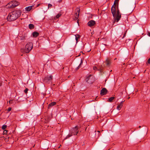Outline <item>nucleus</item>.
Instances as JSON below:
<instances>
[{"label": "nucleus", "mask_w": 150, "mask_h": 150, "mask_svg": "<svg viewBox=\"0 0 150 150\" xmlns=\"http://www.w3.org/2000/svg\"><path fill=\"white\" fill-rule=\"evenodd\" d=\"M71 120H74V118H72V117H71Z\"/></svg>", "instance_id": "obj_39"}, {"label": "nucleus", "mask_w": 150, "mask_h": 150, "mask_svg": "<svg viewBox=\"0 0 150 150\" xmlns=\"http://www.w3.org/2000/svg\"><path fill=\"white\" fill-rule=\"evenodd\" d=\"M139 128H140L141 127V126H139Z\"/></svg>", "instance_id": "obj_37"}, {"label": "nucleus", "mask_w": 150, "mask_h": 150, "mask_svg": "<svg viewBox=\"0 0 150 150\" xmlns=\"http://www.w3.org/2000/svg\"><path fill=\"white\" fill-rule=\"evenodd\" d=\"M147 62L149 64H150V58L148 59Z\"/></svg>", "instance_id": "obj_34"}, {"label": "nucleus", "mask_w": 150, "mask_h": 150, "mask_svg": "<svg viewBox=\"0 0 150 150\" xmlns=\"http://www.w3.org/2000/svg\"><path fill=\"white\" fill-rule=\"evenodd\" d=\"M130 98V97H128L127 99H129Z\"/></svg>", "instance_id": "obj_38"}, {"label": "nucleus", "mask_w": 150, "mask_h": 150, "mask_svg": "<svg viewBox=\"0 0 150 150\" xmlns=\"http://www.w3.org/2000/svg\"><path fill=\"white\" fill-rule=\"evenodd\" d=\"M116 14H120L119 10H118Z\"/></svg>", "instance_id": "obj_33"}, {"label": "nucleus", "mask_w": 150, "mask_h": 150, "mask_svg": "<svg viewBox=\"0 0 150 150\" xmlns=\"http://www.w3.org/2000/svg\"><path fill=\"white\" fill-rule=\"evenodd\" d=\"M111 11L114 17L115 15L116 14V10H115V5H113L111 8Z\"/></svg>", "instance_id": "obj_8"}, {"label": "nucleus", "mask_w": 150, "mask_h": 150, "mask_svg": "<svg viewBox=\"0 0 150 150\" xmlns=\"http://www.w3.org/2000/svg\"><path fill=\"white\" fill-rule=\"evenodd\" d=\"M29 28L30 29H33L34 28V26L33 24H30L29 25Z\"/></svg>", "instance_id": "obj_16"}, {"label": "nucleus", "mask_w": 150, "mask_h": 150, "mask_svg": "<svg viewBox=\"0 0 150 150\" xmlns=\"http://www.w3.org/2000/svg\"><path fill=\"white\" fill-rule=\"evenodd\" d=\"M56 104V102H51L48 105V108L49 109L50 108L52 107L53 106L55 105Z\"/></svg>", "instance_id": "obj_13"}, {"label": "nucleus", "mask_w": 150, "mask_h": 150, "mask_svg": "<svg viewBox=\"0 0 150 150\" xmlns=\"http://www.w3.org/2000/svg\"><path fill=\"white\" fill-rule=\"evenodd\" d=\"M11 108L10 107H9V108H8V112H9L10 111H11Z\"/></svg>", "instance_id": "obj_31"}, {"label": "nucleus", "mask_w": 150, "mask_h": 150, "mask_svg": "<svg viewBox=\"0 0 150 150\" xmlns=\"http://www.w3.org/2000/svg\"><path fill=\"white\" fill-rule=\"evenodd\" d=\"M10 4L11 5V7L13 8L18 6L19 4V3L16 1H12L10 2Z\"/></svg>", "instance_id": "obj_5"}, {"label": "nucleus", "mask_w": 150, "mask_h": 150, "mask_svg": "<svg viewBox=\"0 0 150 150\" xmlns=\"http://www.w3.org/2000/svg\"><path fill=\"white\" fill-rule=\"evenodd\" d=\"M91 50H89V51H87V52H90Z\"/></svg>", "instance_id": "obj_42"}, {"label": "nucleus", "mask_w": 150, "mask_h": 150, "mask_svg": "<svg viewBox=\"0 0 150 150\" xmlns=\"http://www.w3.org/2000/svg\"><path fill=\"white\" fill-rule=\"evenodd\" d=\"M6 6L7 8H12L11 7V4H10V2L8 4H7L6 5Z\"/></svg>", "instance_id": "obj_18"}, {"label": "nucleus", "mask_w": 150, "mask_h": 150, "mask_svg": "<svg viewBox=\"0 0 150 150\" xmlns=\"http://www.w3.org/2000/svg\"><path fill=\"white\" fill-rule=\"evenodd\" d=\"M39 35V33L37 32H34L33 33V36L34 37H36Z\"/></svg>", "instance_id": "obj_15"}, {"label": "nucleus", "mask_w": 150, "mask_h": 150, "mask_svg": "<svg viewBox=\"0 0 150 150\" xmlns=\"http://www.w3.org/2000/svg\"><path fill=\"white\" fill-rule=\"evenodd\" d=\"M52 5L50 4H49L48 5V8H51L52 7Z\"/></svg>", "instance_id": "obj_28"}, {"label": "nucleus", "mask_w": 150, "mask_h": 150, "mask_svg": "<svg viewBox=\"0 0 150 150\" xmlns=\"http://www.w3.org/2000/svg\"><path fill=\"white\" fill-rule=\"evenodd\" d=\"M12 101H13L12 100H11L9 101H8L7 103H9V104H11L12 103Z\"/></svg>", "instance_id": "obj_29"}, {"label": "nucleus", "mask_w": 150, "mask_h": 150, "mask_svg": "<svg viewBox=\"0 0 150 150\" xmlns=\"http://www.w3.org/2000/svg\"><path fill=\"white\" fill-rule=\"evenodd\" d=\"M61 14L60 13H59L56 16V17L58 18L61 16Z\"/></svg>", "instance_id": "obj_27"}, {"label": "nucleus", "mask_w": 150, "mask_h": 150, "mask_svg": "<svg viewBox=\"0 0 150 150\" xmlns=\"http://www.w3.org/2000/svg\"><path fill=\"white\" fill-rule=\"evenodd\" d=\"M33 6H31L26 7L25 8V10L29 11H30L33 8Z\"/></svg>", "instance_id": "obj_14"}, {"label": "nucleus", "mask_w": 150, "mask_h": 150, "mask_svg": "<svg viewBox=\"0 0 150 150\" xmlns=\"http://www.w3.org/2000/svg\"><path fill=\"white\" fill-rule=\"evenodd\" d=\"M39 5V4H38L37 6H38Z\"/></svg>", "instance_id": "obj_48"}, {"label": "nucleus", "mask_w": 150, "mask_h": 150, "mask_svg": "<svg viewBox=\"0 0 150 150\" xmlns=\"http://www.w3.org/2000/svg\"><path fill=\"white\" fill-rule=\"evenodd\" d=\"M116 59H117V58H115V60H116Z\"/></svg>", "instance_id": "obj_45"}, {"label": "nucleus", "mask_w": 150, "mask_h": 150, "mask_svg": "<svg viewBox=\"0 0 150 150\" xmlns=\"http://www.w3.org/2000/svg\"><path fill=\"white\" fill-rule=\"evenodd\" d=\"M33 44L31 42L28 43L25 45L24 52L26 53H28L32 49Z\"/></svg>", "instance_id": "obj_2"}, {"label": "nucleus", "mask_w": 150, "mask_h": 150, "mask_svg": "<svg viewBox=\"0 0 150 150\" xmlns=\"http://www.w3.org/2000/svg\"><path fill=\"white\" fill-rule=\"evenodd\" d=\"M97 132H98V133H99L100 132L99 131H98Z\"/></svg>", "instance_id": "obj_40"}, {"label": "nucleus", "mask_w": 150, "mask_h": 150, "mask_svg": "<svg viewBox=\"0 0 150 150\" xmlns=\"http://www.w3.org/2000/svg\"><path fill=\"white\" fill-rule=\"evenodd\" d=\"M95 132H96V131H95Z\"/></svg>", "instance_id": "obj_50"}, {"label": "nucleus", "mask_w": 150, "mask_h": 150, "mask_svg": "<svg viewBox=\"0 0 150 150\" xmlns=\"http://www.w3.org/2000/svg\"><path fill=\"white\" fill-rule=\"evenodd\" d=\"M7 127V126L6 125H4L2 127V129L4 130Z\"/></svg>", "instance_id": "obj_23"}, {"label": "nucleus", "mask_w": 150, "mask_h": 150, "mask_svg": "<svg viewBox=\"0 0 150 150\" xmlns=\"http://www.w3.org/2000/svg\"><path fill=\"white\" fill-rule=\"evenodd\" d=\"M71 133L72 135V134L75 135L76 134H77L79 132L78 127L76 126L75 127L72 128L71 129Z\"/></svg>", "instance_id": "obj_4"}, {"label": "nucleus", "mask_w": 150, "mask_h": 150, "mask_svg": "<svg viewBox=\"0 0 150 150\" xmlns=\"http://www.w3.org/2000/svg\"><path fill=\"white\" fill-rule=\"evenodd\" d=\"M76 10L77 11V13H76L74 16V19L75 20H76L77 19L79 18L80 9L79 8H77L76 9Z\"/></svg>", "instance_id": "obj_6"}, {"label": "nucleus", "mask_w": 150, "mask_h": 150, "mask_svg": "<svg viewBox=\"0 0 150 150\" xmlns=\"http://www.w3.org/2000/svg\"><path fill=\"white\" fill-rule=\"evenodd\" d=\"M119 1V0H115L114 5H115V4L117 3L118 4Z\"/></svg>", "instance_id": "obj_25"}, {"label": "nucleus", "mask_w": 150, "mask_h": 150, "mask_svg": "<svg viewBox=\"0 0 150 150\" xmlns=\"http://www.w3.org/2000/svg\"><path fill=\"white\" fill-rule=\"evenodd\" d=\"M20 39L21 40H24L25 39V37L24 36H21Z\"/></svg>", "instance_id": "obj_24"}, {"label": "nucleus", "mask_w": 150, "mask_h": 150, "mask_svg": "<svg viewBox=\"0 0 150 150\" xmlns=\"http://www.w3.org/2000/svg\"><path fill=\"white\" fill-rule=\"evenodd\" d=\"M28 89L27 88H26L24 90V92L25 93H27L28 92Z\"/></svg>", "instance_id": "obj_30"}, {"label": "nucleus", "mask_w": 150, "mask_h": 150, "mask_svg": "<svg viewBox=\"0 0 150 150\" xmlns=\"http://www.w3.org/2000/svg\"><path fill=\"white\" fill-rule=\"evenodd\" d=\"M147 35L149 36H150V32H148Z\"/></svg>", "instance_id": "obj_35"}, {"label": "nucleus", "mask_w": 150, "mask_h": 150, "mask_svg": "<svg viewBox=\"0 0 150 150\" xmlns=\"http://www.w3.org/2000/svg\"><path fill=\"white\" fill-rule=\"evenodd\" d=\"M115 20H116L117 22H118L121 18V15L120 14H115V17H114Z\"/></svg>", "instance_id": "obj_11"}, {"label": "nucleus", "mask_w": 150, "mask_h": 150, "mask_svg": "<svg viewBox=\"0 0 150 150\" xmlns=\"http://www.w3.org/2000/svg\"><path fill=\"white\" fill-rule=\"evenodd\" d=\"M93 69L94 70H96L97 69V68L96 67H93Z\"/></svg>", "instance_id": "obj_32"}, {"label": "nucleus", "mask_w": 150, "mask_h": 150, "mask_svg": "<svg viewBox=\"0 0 150 150\" xmlns=\"http://www.w3.org/2000/svg\"><path fill=\"white\" fill-rule=\"evenodd\" d=\"M20 10H16L10 13L8 16L7 19L9 21H12L16 19L21 15Z\"/></svg>", "instance_id": "obj_1"}, {"label": "nucleus", "mask_w": 150, "mask_h": 150, "mask_svg": "<svg viewBox=\"0 0 150 150\" xmlns=\"http://www.w3.org/2000/svg\"><path fill=\"white\" fill-rule=\"evenodd\" d=\"M95 24L96 22L95 21L92 20L89 21L87 23L88 25L90 27L94 25Z\"/></svg>", "instance_id": "obj_10"}, {"label": "nucleus", "mask_w": 150, "mask_h": 150, "mask_svg": "<svg viewBox=\"0 0 150 150\" xmlns=\"http://www.w3.org/2000/svg\"><path fill=\"white\" fill-rule=\"evenodd\" d=\"M137 91H138V90L136 91V92H137Z\"/></svg>", "instance_id": "obj_46"}, {"label": "nucleus", "mask_w": 150, "mask_h": 150, "mask_svg": "<svg viewBox=\"0 0 150 150\" xmlns=\"http://www.w3.org/2000/svg\"><path fill=\"white\" fill-rule=\"evenodd\" d=\"M125 100H124V101H121L120 104H119L117 106V109L118 110H120L121 108L122 107V104H123V102H124L125 101Z\"/></svg>", "instance_id": "obj_12"}, {"label": "nucleus", "mask_w": 150, "mask_h": 150, "mask_svg": "<svg viewBox=\"0 0 150 150\" xmlns=\"http://www.w3.org/2000/svg\"><path fill=\"white\" fill-rule=\"evenodd\" d=\"M85 81L88 83L91 84L94 82L95 79L93 76L89 75L86 76Z\"/></svg>", "instance_id": "obj_3"}, {"label": "nucleus", "mask_w": 150, "mask_h": 150, "mask_svg": "<svg viewBox=\"0 0 150 150\" xmlns=\"http://www.w3.org/2000/svg\"><path fill=\"white\" fill-rule=\"evenodd\" d=\"M76 37V43L78 42V39L80 37V35L78 34H77L76 35H75Z\"/></svg>", "instance_id": "obj_17"}, {"label": "nucleus", "mask_w": 150, "mask_h": 150, "mask_svg": "<svg viewBox=\"0 0 150 150\" xmlns=\"http://www.w3.org/2000/svg\"><path fill=\"white\" fill-rule=\"evenodd\" d=\"M8 131L6 130H4L3 131V134H7Z\"/></svg>", "instance_id": "obj_26"}, {"label": "nucleus", "mask_w": 150, "mask_h": 150, "mask_svg": "<svg viewBox=\"0 0 150 150\" xmlns=\"http://www.w3.org/2000/svg\"><path fill=\"white\" fill-rule=\"evenodd\" d=\"M6 141H8V139H6Z\"/></svg>", "instance_id": "obj_43"}, {"label": "nucleus", "mask_w": 150, "mask_h": 150, "mask_svg": "<svg viewBox=\"0 0 150 150\" xmlns=\"http://www.w3.org/2000/svg\"><path fill=\"white\" fill-rule=\"evenodd\" d=\"M103 131V130H102V131H101V132H102Z\"/></svg>", "instance_id": "obj_49"}, {"label": "nucleus", "mask_w": 150, "mask_h": 150, "mask_svg": "<svg viewBox=\"0 0 150 150\" xmlns=\"http://www.w3.org/2000/svg\"><path fill=\"white\" fill-rule=\"evenodd\" d=\"M72 134H68L65 137V138L64 139V140H65L69 138V137H71L72 136Z\"/></svg>", "instance_id": "obj_20"}, {"label": "nucleus", "mask_w": 150, "mask_h": 150, "mask_svg": "<svg viewBox=\"0 0 150 150\" xmlns=\"http://www.w3.org/2000/svg\"><path fill=\"white\" fill-rule=\"evenodd\" d=\"M52 75L50 76L49 77L47 76L45 78L44 80L46 82H50V81L52 79Z\"/></svg>", "instance_id": "obj_7"}, {"label": "nucleus", "mask_w": 150, "mask_h": 150, "mask_svg": "<svg viewBox=\"0 0 150 150\" xmlns=\"http://www.w3.org/2000/svg\"><path fill=\"white\" fill-rule=\"evenodd\" d=\"M115 97H112L110 98L109 99V100L110 102H112V100L114 99Z\"/></svg>", "instance_id": "obj_22"}, {"label": "nucleus", "mask_w": 150, "mask_h": 150, "mask_svg": "<svg viewBox=\"0 0 150 150\" xmlns=\"http://www.w3.org/2000/svg\"><path fill=\"white\" fill-rule=\"evenodd\" d=\"M126 34V33H125L123 37L122 38H123L125 36Z\"/></svg>", "instance_id": "obj_36"}, {"label": "nucleus", "mask_w": 150, "mask_h": 150, "mask_svg": "<svg viewBox=\"0 0 150 150\" xmlns=\"http://www.w3.org/2000/svg\"><path fill=\"white\" fill-rule=\"evenodd\" d=\"M82 63H83V61L82 60V59H81V63H80V64H79V65L76 68V70H77L78 69L80 68V65L82 64Z\"/></svg>", "instance_id": "obj_19"}, {"label": "nucleus", "mask_w": 150, "mask_h": 150, "mask_svg": "<svg viewBox=\"0 0 150 150\" xmlns=\"http://www.w3.org/2000/svg\"><path fill=\"white\" fill-rule=\"evenodd\" d=\"M108 91L105 88H103L100 91V95L103 96L106 94L107 93Z\"/></svg>", "instance_id": "obj_9"}, {"label": "nucleus", "mask_w": 150, "mask_h": 150, "mask_svg": "<svg viewBox=\"0 0 150 150\" xmlns=\"http://www.w3.org/2000/svg\"><path fill=\"white\" fill-rule=\"evenodd\" d=\"M105 63L107 65H109L110 64V62L109 60L107 59L105 62Z\"/></svg>", "instance_id": "obj_21"}, {"label": "nucleus", "mask_w": 150, "mask_h": 150, "mask_svg": "<svg viewBox=\"0 0 150 150\" xmlns=\"http://www.w3.org/2000/svg\"><path fill=\"white\" fill-rule=\"evenodd\" d=\"M121 93L122 94L123 93L122 92H121Z\"/></svg>", "instance_id": "obj_47"}, {"label": "nucleus", "mask_w": 150, "mask_h": 150, "mask_svg": "<svg viewBox=\"0 0 150 150\" xmlns=\"http://www.w3.org/2000/svg\"><path fill=\"white\" fill-rule=\"evenodd\" d=\"M133 9H132V10L131 12H132V11H133Z\"/></svg>", "instance_id": "obj_44"}, {"label": "nucleus", "mask_w": 150, "mask_h": 150, "mask_svg": "<svg viewBox=\"0 0 150 150\" xmlns=\"http://www.w3.org/2000/svg\"><path fill=\"white\" fill-rule=\"evenodd\" d=\"M61 146V145H60L59 146V148H60V146Z\"/></svg>", "instance_id": "obj_41"}]
</instances>
